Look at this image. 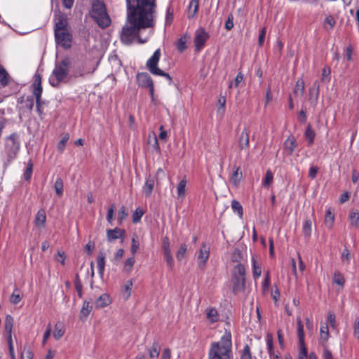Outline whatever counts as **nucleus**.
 Returning a JSON list of instances; mask_svg holds the SVG:
<instances>
[{
    "instance_id": "c85d7f7f",
    "label": "nucleus",
    "mask_w": 359,
    "mask_h": 359,
    "mask_svg": "<svg viewBox=\"0 0 359 359\" xmlns=\"http://www.w3.org/2000/svg\"><path fill=\"white\" fill-rule=\"evenodd\" d=\"M160 351V344L158 342L154 341L152 344L151 348L149 351V358L151 359L157 358L159 355Z\"/></svg>"
},
{
    "instance_id": "5701e85b",
    "label": "nucleus",
    "mask_w": 359,
    "mask_h": 359,
    "mask_svg": "<svg viewBox=\"0 0 359 359\" xmlns=\"http://www.w3.org/2000/svg\"><path fill=\"white\" fill-rule=\"evenodd\" d=\"M46 220V215L45 210L43 209L39 210L35 217V224L38 227H43Z\"/></svg>"
},
{
    "instance_id": "680f3d73",
    "label": "nucleus",
    "mask_w": 359,
    "mask_h": 359,
    "mask_svg": "<svg viewBox=\"0 0 359 359\" xmlns=\"http://www.w3.org/2000/svg\"><path fill=\"white\" fill-rule=\"evenodd\" d=\"M330 69L325 67L323 69L321 81L323 82H327L330 81Z\"/></svg>"
},
{
    "instance_id": "09e8293b",
    "label": "nucleus",
    "mask_w": 359,
    "mask_h": 359,
    "mask_svg": "<svg viewBox=\"0 0 359 359\" xmlns=\"http://www.w3.org/2000/svg\"><path fill=\"white\" fill-rule=\"evenodd\" d=\"M187 41V37L186 35L182 36L177 43V49L180 52L182 53L186 48V43Z\"/></svg>"
},
{
    "instance_id": "a19ab883",
    "label": "nucleus",
    "mask_w": 359,
    "mask_h": 359,
    "mask_svg": "<svg viewBox=\"0 0 359 359\" xmlns=\"http://www.w3.org/2000/svg\"><path fill=\"white\" fill-rule=\"evenodd\" d=\"M207 318L212 323L216 322L218 319L217 311L213 308L210 309L207 313Z\"/></svg>"
},
{
    "instance_id": "39448f33",
    "label": "nucleus",
    "mask_w": 359,
    "mask_h": 359,
    "mask_svg": "<svg viewBox=\"0 0 359 359\" xmlns=\"http://www.w3.org/2000/svg\"><path fill=\"white\" fill-rule=\"evenodd\" d=\"M69 72V64L67 60H63L56 64L49 79L50 85L57 87L61 82L65 81Z\"/></svg>"
},
{
    "instance_id": "4468645a",
    "label": "nucleus",
    "mask_w": 359,
    "mask_h": 359,
    "mask_svg": "<svg viewBox=\"0 0 359 359\" xmlns=\"http://www.w3.org/2000/svg\"><path fill=\"white\" fill-rule=\"evenodd\" d=\"M209 254V248L206 245V244L203 243L199 250V253L197 257V262L199 268L203 269L205 266V263L208 259Z\"/></svg>"
},
{
    "instance_id": "c9c22d12",
    "label": "nucleus",
    "mask_w": 359,
    "mask_h": 359,
    "mask_svg": "<svg viewBox=\"0 0 359 359\" xmlns=\"http://www.w3.org/2000/svg\"><path fill=\"white\" fill-rule=\"evenodd\" d=\"M64 330L61 324L57 323L55 325V330L53 332V337L55 339L58 340L60 339L64 334Z\"/></svg>"
},
{
    "instance_id": "aec40b11",
    "label": "nucleus",
    "mask_w": 359,
    "mask_h": 359,
    "mask_svg": "<svg viewBox=\"0 0 359 359\" xmlns=\"http://www.w3.org/2000/svg\"><path fill=\"white\" fill-rule=\"evenodd\" d=\"M297 337L299 340V346H305L304 343V325L299 318L297 320Z\"/></svg>"
},
{
    "instance_id": "9d476101",
    "label": "nucleus",
    "mask_w": 359,
    "mask_h": 359,
    "mask_svg": "<svg viewBox=\"0 0 359 359\" xmlns=\"http://www.w3.org/2000/svg\"><path fill=\"white\" fill-rule=\"evenodd\" d=\"M55 32V41L64 48H68L71 46L72 35L69 31L60 30Z\"/></svg>"
},
{
    "instance_id": "58836bf2",
    "label": "nucleus",
    "mask_w": 359,
    "mask_h": 359,
    "mask_svg": "<svg viewBox=\"0 0 359 359\" xmlns=\"http://www.w3.org/2000/svg\"><path fill=\"white\" fill-rule=\"evenodd\" d=\"M241 177H242V172H240L239 168H236L231 175V181L235 185H236L238 183V182L241 180Z\"/></svg>"
},
{
    "instance_id": "8fccbe9b",
    "label": "nucleus",
    "mask_w": 359,
    "mask_h": 359,
    "mask_svg": "<svg viewBox=\"0 0 359 359\" xmlns=\"http://www.w3.org/2000/svg\"><path fill=\"white\" fill-rule=\"evenodd\" d=\"M135 260L134 257L127 259L124 264V267H123L124 271L126 272L131 271L133 266L135 264Z\"/></svg>"
},
{
    "instance_id": "6e6552de",
    "label": "nucleus",
    "mask_w": 359,
    "mask_h": 359,
    "mask_svg": "<svg viewBox=\"0 0 359 359\" xmlns=\"http://www.w3.org/2000/svg\"><path fill=\"white\" fill-rule=\"evenodd\" d=\"M13 327V318L11 315H7L5 318L4 328H5V332L8 334L7 341H8L9 353H10L11 359H16L15 355L14 353V348H13V339H12Z\"/></svg>"
},
{
    "instance_id": "a878e982",
    "label": "nucleus",
    "mask_w": 359,
    "mask_h": 359,
    "mask_svg": "<svg viewBox=\"0 0 359 359\" xmlns=\"http://www.w3.org/2000/svg\"><path fill=\"white\" fill-rule=\"evenodd\" d=\"M329 331L327 325H322L320 329V343L325 346L329 338Z\"/></svg>"
},
{
    "instance_id": "c03bdc74",
    "label": "nucleus",
    "mask_w": 359,
    "mask_h": 359,
    "mask_svg": "<svg viewBox=\"0 0 359 359\" xmlns=\"http://www.w3.org/2000/svg\"><path fill=\"white\" fill-rule=\"evenodd\" d=\"M231 208L233 210L236 212L241 217H242L243 213V207L238 201L233 200L231 202Z\"/></svg>"
},
{
    "instance_id": "412c9836",
    "label": "nucleus",
    "mask_w": 359,
    "mask_h": 359,
    "mask_svg": "<svg viewBox=\"0 0 359 359\" xmlns=\"http://www.w3.org/2000/svg\"><path fill=\"white\" fill-rule=\"evenodd\" d=\"M320 86L318 81H316L311 88H309V98L313 100L315 102H317L319 95Z\"/></svg>"
},
{
    "instance_id": "69168bd1",
    "label": "nucleus",
    "mask_w": 359,
    "mask_h": 359,
    "mask_svg": "<svg viewBox=\"0 0 359 359\" xmlns=\"http://www.w3.org/2000/svg\"><path fill=\"white\" fill-rule=\"evenodd\" d=\"M298 359H308V353L306 346H299Z\"/></svg>"
},
{
    "instance_id": "393cba45",
    "label": "nucleus",
    "mask_w": 359,
    "mask_h": 359,
    "mask_svg": "<svg viewBox=\"0 0 359 359\" xmlns=\"http://www.w3.org/2000/svg\"><path fill=\"white\" fill-rule=\"evenodd\" d=\"M186 185L187 180L185 178L182 179L177 186V197L183 199L186 196Z\"/></svg>"
},
{
    "instance_id": "7ed1b4c3",
    "label": "nucleus",
    "mask_w": 359,
    "mask_h": 359,
    "mask_svg": "<svg viewBox=\"0 0 359 359\" xmlns=\"http://www.w3.org/2000/svg\"><path fill=\"white\" fill-rule=\"evenodd\" d=\"M90 15L101 28H106L111 23V19L107 12L106 6L100 0H93L92 1Z\"/></svg>"
},
{
    "instance_id": "0eeeda50",
    "label": "nucleus",
    "mask_w": 359,
    "mask_h": 359,
    "mask_svg": "<svg viewBox=\"0 0 359 359\" xmlns=\"http://www.w3.org/2000/svg\"><path fill=\"white\" fill-rule=\"evenodd\" d=\"M160 57L161 50L160 49H157L154 53L153 55L147 60L146 64L147 67L152 74L164 76L169 81V83H171L172 79L168 73H165L159 68H158L157 67L160 60Z\"/></svg>"
},
{
    "instance_id": "4d7b16f0",
    "label": "nucleus",
    "mask_w": 359,
    "mask_h": 359,
    "mask_svg": "<svg viewBox=\"0 0 359 359\" xmlns=\"http://www.w3.org/2000/svg\"><path fill=\"white\" fill-rule=\"evenodd\" d=\"M350 223L352 226H356L359 219V212H351L349 216Z\"/></svg>"
},
{
    "instance_id": "e2e57ef3",
    "label": "nucleus",
    "mask_w": 359,
    "mask_h": 359,
    "mask_svg": "<svg viewBox=\"0 0 359 359\" xmlns=\"http://www.w3.org/2000/svg\"><path fill=\"white\" fill-rule=\"evenodd\" d=\"M162 249L163 253L171 252L170 241L168 237H164L162 242Z\"/></svg>"
},
{
    "instance_id": "c756f323",
    "label": "nucleus",
    "mask_w": 359,
    "mask_h": 359,
    "mask_svg": "<svg viewBox=\"0 0 359 359\" xmlns=\"http://www.w3.org/2000/svg\"><path fill=\"white\" fill-rule=\"evenodd\" d=\"M311 230H312V221L311 219H307L305 220V222L303 224L302 231H303L304 236L306 238H309L311 235Z\"/></svg>"
},
{
    "instance_id": "49530a36",
    "label": "nucleus",
    "mask_w": 359,
    "mask_h": 359,
    "mask_svg": "<svg viewBox=\"0 0 359 359\" xmlns=\"http://www.w3.org/2000/svg\"><path fill=\"white\" fill-rule=\"evenodd\" d=\"M243 74L241 72H238L233 82H231L229 83V88H231L233 86L238 87L239 84L243 81Z\"/></svg>"
},
{
    "instance_id": "2f4dec72",
    "label": "nucleus",
    "mask_w": 359,
    "mask_h": 359,
    "mask_svg": "<svg viewBox=\"0 0 359 359\" xmlns=\"http://www.w3.org/2000/svg\"><path fill=\"white\" fill-rule=\"evenodd\" d=\"M154 185V180L151 178H148L146 180L145 184L144 186V193L147 197L149 196L152 193Z\"/></svg>"
},
{
    "instance_id": "20e7f679",
    "label": "nucleus",
    "mask_w": 359,
    "mask_h": 359,
    "mask_svg": "<svg viewBox=\"0 0 359 359\" xmlns=\"http://www.w3.org/2000/svg\"><path fill=\"white\" fill-rule=\"evenodd\" d=\"M231 281L233 292L237 294L243 292L245 289V269L241 264H238L233 267Z\"/></svg>"
},
{
    "instance_id": "de8ad7c7",
    "label": "nucleus",
    "mask_w": 359,
    "mask_h": 359,
    "mask_svg": "<svg viewBox=\"0 0 359 359\" xmlns=\"http://www.w3.org/2000/svg\"><path fill=\"white\" fill-rule=\"evenodd\" d=\"M74 285L76 290L77 291L78 296L82 297V283L78 274L76 275L74 280Z\"/></svg>"
},
{
    "instance_id": "b1692460",
    "label": "nucleus",
    "mask_w": 359,
    "mask_h": 359,
    "mask_svg": "<svg viewBox=\"0 0 359 359\" xmlns=\"http://www.w3.org/2000/svg\"><path fill=\"white\" fill-rule=\"evenodd\" d=\"M10 81L9 75L4 67L0 65V86H6Z\"/></svg>"
},
{
    "instance_id": "338daca9",
    "label": "nucleus",
    "mask_w": 359,
    "mask_h": 359,
    "mask_svg": "<svg viewBox=\"0 0 359 359\" xmlns=\"http://www.w3.org/2000/svg\"><path fill=\"white\" fill-rule=\"evenodd\" d=\"M233 16L232 14H229L228 18L225 22V29L228 31L231 30L233 27Z\"/></svg>"
},
{
    "instance_id": "6e6d98bb",
    "label": "nucleus",
    "mask_w": 359,
    "mask_h": 359,
    "mask_svg": "<svg viewBox=\"0 0 359 359\" xmlns=\"http://www.w3.org/2000/svg\"><path fill=\"white\" fill-rule=\"evenodd\" d=\"M33 164L31 161H29L25 172L24 173V178L25 180H29L32 174Z\"/></svg>"
},
{
    "instance_id": "473e14b6",
    "label": "nucleus",
    "mask_w": 359,
    "mask_h": 359,
    "mask_svg": "<svg viewBox=\"0 0 359 359\" xmlns=\"http://www.w3.org/2000/svg\"><path fill=\"white\" fill-rule=\"evenodd\" d=\"M22 299L21 291L16 288L13 290L12 294L10 297V302L13 304H18Z\"/></svg>"
},
{
    "instance_id": "1a4fd4ad",
    "label": "nucleus",
    "mask_w": 359,
    "mask_h": 359,
    "mask_svg": "<svg viewBox=\"0 0 359 359\" xmlns=\"http://www.w3.org/2000/svg\"><path fill=\"white\" fill-rule=\"evenodd\" d=\"M33 94L36 98V107H41L43 102L41 100V94L43 88L41 86V76L36 74L34 76V83L32 84Z\"/></svg>"
},
{
    "instance_id": "4c0bfd02",
    "label": "nucleus",
    "mask_w": 359,
    "mask_h": 359,
    "mask_svg": "<svg viewBox=\"0 0 359 359\" xmlns=\"http://www.w3.org/2000/svg\"><path fill=\"white\" fill-rule=\"evenodd\" d=\"M187 250V245L185 243L182 244L176 252V257L179 261L182 260L184 257Z\"/></svg>"
},
{
    "instance_id": "bf43d9fd",
    "label": "nucleus",
    "mask_w": 359,
    "mask_h": 359,
    "mask_svg": "<svg viewBox=\"0 0 359 359\" xmlns=\"http://www.w3.org/2000/svg\"><path fill=\"white\" fill-rule=\"evenodd\" d=\"M241 359H252L250 348L248 345H245L241 355Z\"/></svg>"
},
{
    "instance_id": "f3484780",
    "label": "nucleus",
    "mask_w": 359,
    "mask_h": 359,
    "mask_svg": "<svg viewBox=\"0 0 359 359\" xmlns=\"http://www.w3.org/2000/svg\"><path fill=\"white\" fill-rule=\"evenodd\" d=\"M284 146L287 153L291 155L297 147L295 138L293 136L288 137L284 143Z\"/></svg>"
},
{
    "instance_id": "dca6fc26",
    "label": "nucleus",
    "mask_w": 359,
    "mask_h": 359,
    "mask_svg": "<svg viewBox=\"0 0 359 359\" xmlns=\"http://www.w3.org/2000/svg\"><path fill=\"white\" fill-rule=\"evenodd\" d=\"M111 303L110 297L107 294H102L95 302V306L97 309H102Z\"/></svg>"
},
{
    "instance_id": "423d86ee",
    "label": "nucleus",
    "mask_w": 359,
    "mask_h": 359,
    "mask_svg": "<svg viewBox=\"0 0 359 359\" xmlns=\"http://www.w3.org/2000/svg\"><path fill=\"white\" fill-rule=\"evenodd\" d=\"M20 147V136L14 133L7 137L5 142V150L9 160L15 158Z\"/></svg>"
},
{
    "instance_id": "9b49d317",
    "label": "nucleus",
    "mask_w": 359,
    "mask_h": 359,
    "mask_svg": "<svg viewBox=\"0 0 359 359\" xmlns=\"http://www.w3.org/2000/svg\"><path fill=\"white\" fill-rule=\"evenodd\" d=\"M137 81L139 86L142 88H148L151 95L154 96V87L153 80L151 76L146 72H141L137 75Z\"/></svg>"
},
{
    "instance_id": "0e129e2a",
    "label": "nucleus",
    "mask_w": 359,
    "mask_h": 359,
    "mask_svg": "<svg viewBox=\"0 0 359 359\" xmlns=\"http://www.w3.org/2000/svg\"><path fill=\"white\" fill-rule=\"evenodd\" d=\"M341 257L342 262H346V263L349 264L351 258L350 251L347 248H345L342 252Z\"/></svg>"
},
{
    "instance_id": "13d9d810",
    "label": "nucleus",
    "mask_w": 359,
    "mask_h": 359,
    "mask_svg": "<svg viewBox=\"0 0 359 359\" xmlns=\"http://www.w3.org/2000/svg\"><path fill=\"white\" fill-rule=\"evenodd\" d=\"M252 261H253V276L256 279V278H258L260 277V276L262 274V269L259 266L256 264V262L254 258L252 259Z\"/></svg>"
},
{
    "instance_id": "f257e3e1",
    "label": "nucleus",
    "mask_w": 359,
    "mask_h": 359,
    "mask_svg": "<svg viewBox=\"0 0 359 359\" xmlns=\"http://www.w3.org/2000/svg\"><path fill=\"white\" fill-rule=\"evenodd\" d=\"M127 21L122 29L121 39L125 44H130L135 38L140 43L147 39H142L138 33L141 29L154 26L156 0H126Z\"/></svg>"
},
{
    "instance_id": "e433bc0d",
    "label": "nucleus",
    "mask_w": 359,
    "mask_h": 359,
    "mask_svg": "<svg viewBox=\"0 0 359 359\" xmlns=\"http://www.w3.org/2000/svg\"><path fill=\"white\" fill-rule=\"evenodd\" d=\"M128 216V210L126 207L122 206L118 212V224H121L123 221Z\"/></svg>"
},
{
    "instance_id": "f8f14e48",
    "label": "nucleus",
    "mask_w": 359,
    "mask_h": 359,
    "mask_svg": "<svg viewBox=\"0 0 359 359\" xmlns=\"http://www.w3.org/2000/svg\"><path fill=\"white\" fill-rule=\"evenodd\" d=\"M209 37L204 29L200 28L196 31L194 44L196 51H200Z\"/></svg>"
},
{
    "instance_id": "3c124183",
    "label": "nucleus",
    "mask_w": 359,
    "mask_h": 359,
    "mask_svg": "<svg viewBox=\"0 0 359 359\" xmlns=\"http://www.w3.org/2000/svg\"><path fill=\"white\" fill-rule=\"evenodd\" d=\"M132 243H131V248L130 250L133 255H134L136 254L139 249V241L137 240V236L136 235H134L132 238Z\"/></svg>"
},
{
    "instance_id": "ddd939ff",
    "label": "nucleus",
    "mask_w": 359,
    "mask_h": 359,
    "mask_svg": "<svg viewBox=\"0 0 359 359\" xmlns=\"http://www.w3.org/2000/svg\"><path fill=\"white\" fill-rule=\"evenodd\" d=\"M55 28L54 32L60 30H67L68 29V22L67 15L65 13L57 11L55 15Z\"/></svg>"
},
{
    "instance_id": "37998d69",
    "label": "nucleus",
    "mask_w": 359,
    "mask_h": 359,
    "mask_svg": "<svg viewBox=\"0 0 359 359\" xmlns=\"http://www.w3.org/2000/svg\"><path fill=\"white\" fill-rule=\"evenodd\" d=\"M273 179V175L270 170H268L266 172L265 177L263 180V185L266 187H269L272 183Z\"/></svg>"
},
{
    "instance_id": "052dcab7",
    "label": "nucleus",
    "mask_w": 359,
    "mask_h": 359,
    "mask_svg": "<svg viewBox=\"0 0 359 359\" xmlns=\"http://www.w3.org/2000/svg\"><path fill=\"white\" fill-rule=\"evenodd\" d=\"M335 25V20L334 18L331 15L326 18L325 20V29H332Z\"/></svg>"
},
{
    "instance_id": "4be33fe9",
    "label": "nucleus",
    "mask_w": 359,
    "mask_h": 359,
    "mask_svg": "<svg viewBox=\"0 0 359 359\" xmlns=\"http://www.w3.org/2000/svg\"><path fill=\"white\" fill-rule=\"evenodd\" d=\"M97 264L99 274L103 276L105 266V255L103 252H100L97 257Z\"/></svg>"
},
{
    "instance_id": "7c9ffc66",
    "label": "nucleus",
    "mask_w": 359,
    "mask_h": 359,
    "mask_svg": "<svg viewBox=\"0 0 359 359\" xmlns=\"http://www.w3.org/2000/svg\"><path fill=\"white\" fill-rule=\"evenodd\" d=\"M92 306L90 305V302L88 301H84L82 309L80 312V318H86L90 314Z\"/></svg>"
},
{
    "instance_id": "72a5a7b5",
    "label": "nucleus",
    "mask_w": 359,
    "mask_h": 359,
    "mask_svg": "<svg viewBox=\"0 0 359 359\" xmlns=\"http://www.w3.org/2000/svg\"><path fill=\"white\" fill-rule=\"evenodd\" d=\"M133 281L131 280H128L126 282L123 286V296L125 299H128L131 294V290L133 287Z\"/></svg>"
},
{
    "instance_id": "2eb2a0df",
    "label": "nucleus",
    "mask_w": 359,
    "mask_h": 359,
    "mask_svg": "<svg viewBox=\"0 0 359 359\" xmlns=\"http://www.w3.org/2000/svg\"><path fill=\"white\" fill-rule=\"evenodd\" d=\"M125 233V230L117 227L114 229H108L107 231V236L109 242H112L119 238H123Z\"/></svg>"
},
{
    "instance_id": "603ef678",
    "label": "nucleus",
    "mask_w": 359,
    "mask_h": 359,
    "mask_svg": "<svg viewBox=\"0 0 359 359\" xmlns=\"http://www.w3.org/2000/svg\"><path fill=\"white\" fill-rule=\"evenodd\" d=\"M143 214V210L142 208H137L133 215V222L134 223L140 222Z\"/></svg>"
},
{
    "instance_id": "ea45409f",
    "label": "nucleus",
    "mask_w": 359,
    "mask_h": 359,
    "mask_svg": "<svg viewBox=\"0 0 359 359\" xmlns=\"http://www.w3.org/2000/svg\"><path fill=\"white\" fill-rule=\"evenodd\" d=\"M305 137L309 141V145L312 144L315 138V133L311 129V126H309L305 131Z\"/></svg>"
},
{
    "instance_id": "774afa93",
    "label": "nucleus",
    "mask_w": 359,
    "mask_h": 359,
    "mask_svg": "<svg viewBox=\"0 0 359 359\" xmlns=\"http://www.w3.org/2000/svg\"><path fill=\"white\" fill-rule=\"evenodd\" d=\"M25 107L29 110L32 111L34 107V98L32 96H28L26 98L25 102Z\"/></svg>"
},
{
    "instance_id": "864d4df0",
    "label": "nucleus",
    "mask_w": 359,
    "mask_h": 359,
    "mask_svg": "<svg viewBox=\"0 0 359 359\" xmlns=\"http://www.w3.org/2000/svg\"><path fill=\"white\" fill-rule=\"evenodd\" d=\"M164 258L167 263L168 266L172 269L174 266V259L172 255L171 252L163 253Z\"/></svg>"
},
{
    "instance_id": "79ce46f5",
    "label": "nucleus",
    "mask_w": 359,
    "mask_h": 359,
    "mask_svg": "<svg viewBox=\"0 0 359 359\" xmlns=\"http://www.w3.org/2000/svg\"><path fill=\"white\" fill-rule=\"evenodd\" d=\"M333 282L334 283L343 287L345 283V279L341 273L339 272H335L334 274Z\"/></svg>"
},
{
    "instance_id": "5fc2aeb1",
    "label": "nucleus",
    "mask_w": 359,
    "mask_h": 359,
    "mask_svg": "<svg viewBox=\"0 0 359 359\" xmlns=\"http://www.w3.org/2000/svg\"><path fill=\"white\" fill-rule=\"evenodd\" d=\"M69 138V137L68 134H65L63 135L62 138L57 144V149L60 151H61V152L63 151Z\"/></svg>"
},
{
    "instance_id": "f03ea898",
    "label": "nucleus",
    "mask_w": 359,
    "mask_h": 359,
    "mask_svg": "<svg viewBox=\"0 0 359 359\" xmlns=\"http://www.w3.org/2000/svg\"><path fill=\"white\" fill-rule=\"evenodd\" d=\"M231 336L229 332H225L221 339L211 344L208 359H232Z\"/></svg>"
},
{
    "instance_id": "6ab92c4d",
    "label": "nucleus",
    "mask_w": 359,
    "mask_h": 359,
    "mask_svg": "<svg viewBox=\"0 0 359 359\" xmlns=\"http://www.w3.org/2000/svg\"><path fill=\"white\" fill-rule=\"evenodd\" d=\"M238 147L242 150L249 147V133L243 130L239 137Z\"/></svg>"
},
{
    "instance_id": "cd10ccee",
    "label": "nucleus",
    "mask_w": 359,
    "mask_h": 359,
    "mask_svg": "<svg viewBox=\"0 0 359 359\" xmlns=\"http://www.w3.org/2000/svg\"><path fill=\"white\" fill-rule=\"evenodd\" d=\"M304 92V81L302 79H299L295 84L293 93L297 96H302Z\"/></svg>"
},
{
    "instance_id": "f704fd0d",
    "label": "nucleus",
    "mask_w": 359,
    "mask_h": 359,
    "mask_svg": "<svg viewBox=\"0 0 359 359\" xmlns=\"http://www.w3.org/2000/svg\"><path fill=\"white\" fill-rule=\"evenodd\" d=\"M54 188L57 196H61L63 194V182L61 178L55 180Z\"/></svg>"
},
{
    "instance_id": "bb28decb",
    "label": "nucleus",
    "mask_w": 359,
    "mask_h": 359,
    "mask_svg": "<svg viewBox=\"0 0 359 359\" xmlns=\"http://www.w3.org/2000/svg\"><path fill=\"white\" fill-rule=\"evenodd\" d=\"M198 9V0H191L189 5L188 17L194 18Z\"/></svg>"
},
{
    "instance_id": "a211bd4d",
    "label": "nucleus",
    "mask_w": 359,
    "mask_h": 359,
    "mask_svg": "<svg viewBox=\"0 0 359 359\" xmlns=\"http://www.w3.org/2000/svg\"><path fill=\"white\" fill-rule=\"evenodd\" d=\"M266 344L271 359H282L280 355L275 354L273 351V337L270 334H268L266 336Z\"/></svg>"
},
{
    "instance_id": "a18cd8bd",
    "label": "nucleus",
    "mask_w": 359,
    "mask_h": 359,
    "mask_svg": "<svg viewBox=\"0 0 359 359\" xmlns=\"http://www.w3.org/2000/svg\"><path fill=\"white\" fill-rule=\"evenodd\" d=\"M334 215L332 213L330 210H327L325 215V223L329 227L331 228L332 226V224L334 222Z\"/></svg>"
}]
</instances>
